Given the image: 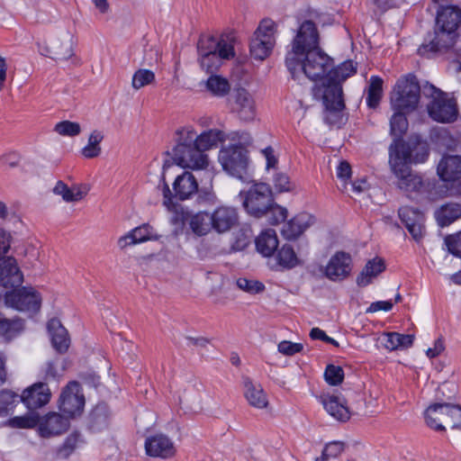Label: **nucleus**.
Here are the masks:
<instances>
[{"label":"nucleus","mask_w":461,"mask_h":461,"mask_svg":"<svg viewBox=\"0 0 461 461\" xmlns=\"http://www.w3.org/2000/svg\"><path fill=\"white\" fill-rule=\"evenodd\" d=\"M285 66L293 78L302 73L312 81L325 77L333 67V59L320 48V35L316 24L303 21L291 42L285 57Z\"/></svg>","instance_id":"f257e3e1"},{"label":"nucleus","mask_w":461,"mask_h":461,"mask_svg":"<svg viewBox=\"0 0 461 461\" xmlns=\"http://www.w3.org/2000/svg\"><path fill=\"white\" fill-rule=\"evenodd\" d=\"M201 68L212 75L221 66L222 59L234 57L233 39L221 36H202L197 43Z\"/></svg>","instance_id":"f03ea898"},{"label":"nucleus","mask_w":461,"mask_h":461,"mask_svg":"<svg viewBox=\"0 0 461 461\" xmlns=\"http://www.w3.org/2000/svg\"><path fill=\"white\" fill-rule=\"evenodd\" d=\"M178 133V142L172 150L174 162L184 168L205 169L209 163L208 156L200 151L194 141V137L190 136L185 129Z\"/></svg>","instance_id":"7ed1b4c3"},{"label":"nucleus","mask_w":461,"mask_h":461,"mask_svg":"<svg viewBox=\"0 0 461 461\" xmlns=\"http://www.w3.org/2000/svg\"><path fill=\"white\" fill-rule=\"evenodd\" d=\"M422 86L417 77L409 74L397 80L391 95V106L393 111L412 112L419 104Z\"/></svg>","instance_id":"20e7f679"},{"label":"nucleus","mask_w":461,"mask_h":461,"mask_svg":"<svg viewBox=\"0 0 461 461\" xmlns=\"http://www.w3.org/2000/svg\"><path fill=\"white\" fill-rule=\"evenodd\" d=\"M422 95L430 98L427 109L431 119L438 122H452L457 117L456 103L435 86L426 83L422 87Z\"/></svg>","instance_id":"39448f33"},{"label":"nucleus","mask_w":461,"mask_h":461,"mask_svg":"<svg viewBox=\"0 0 461 461\" xmlns=\"http://www.w3.org/2000/svg\"><path fill=\"white\" fill-rule=\"evenodd\" d=\"M219 162L230 176L242 182H249L248 150L240 146L222 148L219 152Z\"/></svg>","instance_id":"423d86ee"},{"label":"nucleus","mask_w":461,"mask_h":461,"mask_svg":"<svg viewBox=\"0 0 461 461\" xmlns=\"http://www.w3.org/2000/svg\"><path fill=\"white\" fill-rule=\"evenodd\" d=\"M239 196L247 212L260 218L271 208L274 201L272 190L267 184H254L248 191H240Z\"/></svg>","instance_id":"0eeeda50"},{"label":"nucleus","mask_w":461,"mask_h":461,"mask_svg":"<svg viewBox=\"0 0 461 461\" xmlns=\"http://www.w3.org/2000/svg\"><path fill=\"white\" fill-rule=\"evenodd\" d=\"M400 157L389 158V164L393 175L397 178V186L406 193H421L425 189V183L422 178L413 173L410 167V165L406 164V148L402 147L400 149Z\"/></svg>","instance_id":"6e6552de"},{"label":"nucleus","mask_w":461,"mask_h":461,"mask_svg":"<svg viewBox=\"0 0 461 461\" xmlns=\"http://www.w3.org/2000/svg\"><path fill=\"white\" fill-rule=\"evenodd\" d=\"M312 95L315 99L322 100V103L325 106V122L329 125L336 126L342 124V111L345 108L343 91L338 86H333L331 89L313 86Z\"/></svg>","instance_id":"1a4fd4ad"},{"label":"nucleus","mask_w":461,"mask_h":461,"mask_svg":"<svg viewBox=\"0 0 461 461\" xmlns=\"http://www.w3.org/2000/svg\"><path fill=\"white\" fill-rule=\"evenodd\" d=\"M427 425L435 430H445L442 423L452 429L461 426V406L450 403H434L425 411Z\"/></svg>","instance_id":"9d476101"},{"label":"nucleus","mask_w":461,"mask_h":461,"mask_svg":"<svg viewBox=\"0 0 461 461\" xmlns=\"http://www.w3.org/2000/svg\"><path fill=\"white\" fill-rule=\"evenodd\" d=\"M458 33L456 31H450L447 29L437 28L433 36L429 35L425 39L424 42L418 49V53L420 56L429 57L432 53H447L453 50L456 57L461 58V53L455 48Z\"/></svg>","instance_id":"9b49d317"},{"label":"nucleus","mask_w":461,"mask_h":461,"mask_svg":"<svg viewBox=\"0 0 461 461\" xmlns=\"http://www.w3.org/2000/svg\"><path fill=\"white\" fill-rule=\"evenodd\" d=\"M275 32L276 23L274 21L264 19L260 22L250 41L251 57L263 60L270 54L275 45Z\"/></svg>","instance_id":"f8f14e48"},{"label":"nucleus","mask_w":461,"mask_h":461,"mask_svg":"<svg viewBox=\"0 0 461 461\" xmlns=\"http://www.w3.org/2000/svg\"><path fill=\"white\" fill-rule=\"evenodd\" d=\"M5 303L8 307L21 312H33L40 310L41 298L32 288L23 287L5 294Z\"/></svg>","instance_id":"ddd939ff"},{"label":"nucleus","mask_w":461,"mask_h":461,"mask_svg":"<svg viewBox=\"0 0 461 461\" xmlns=\"http://www.w3.org/2000/svg\"><path fill=\"white\" fill-rule=\"evenodd\" d=\"M85 405V397L80 392V384L72 381L62 390L59 407L68 417L80 415Z\"/></svg>","instance_id":"4468645a"},{"label":"nucleus","mask_w":461,"mask_h":461,"mask_svg":"<svg viewBox=\"0 0 461 461\" xmlns=\"http://www.w3.org/2000/svg\"><path fill=\"white\" fill-rule=\"evenodd\" d=\"M402 147L406 148L407 154H406V164H418V163H423L427 160L429 154V145L426 141H422L420 140H417L415 141L410 140L408 142H404L402 140L395 141L393 144H392L389 148V157H400V149Z\"/></svg>","instance_id":"2eb2a0df"},{"label":"nucleus","mask_w":461,"mask_h":461,"mask_svg":"<svg viewBox=\"0 0 461 461\" xmlns=\"http://www.w3.org/2000/svg\"><path fill=\"white\" fill-rule=\"evenodd\" d=\"M352 271V258L344 251L336 252L329 260L324 275L333 282H339L348 278Z\"/></svg>","instance_id":"dca6fc26"},{"label":"nucleus","mask_w":461,"mask_h":461,"mask_svg":"<svg viewBox=\"0 0 461 461\" xmlns=\"http://www.w3.org/2000/svg\"><path fill=\"white\" fill-rule=\"evenodd\" d=\"M50 397V385L46 382H37L23 391L20 401L32 411L46 405Z\"/></svg>","instance_id":"f3484780"},{"label":"nucleus","mask_w":461,"mask_h":461,"mask_svg":"<svg viewBox=\"0 0 461 461\" xmlns=\"http://www.w3.org/2000/svg\"><path fill=\"white\" fill-rule=\"evenodd\" d=\"M145 450L148 456L163 459L173 457L176 452L172 439L162 433L148 437L145 440Z\"/></svg>","instance_id":"a211bd4d"},{"label":"nucleus","mask_w":461,"mask_h":461,"mask_svg":"<svg viewBox=\"0 0 461 461\" xmlns=\"http://www.w3.org/2000/svg\"><path fill=\"white\" fill-rule=\"evenodd\" d=\"M398 213L413 240L417 242L420 241L425 233L423 213L410 206L401 207Z\"/></svg>","instance_id":"6ab92c4d"},{"label":"nucleus","mask_w":461,"mask_h":461,"mask_svg":"<svg viewBox=\"0 0 461 461\" xmlns=\"http://www.w3.org/2000/svg\"><path fill=\"white\" fill-rule=\"evenodd\" d=\"M232 110L242 121L249 122L256 117V104L253 96L244 88H238L232 95Z\"/></svg>","instance_id":"aec40b11"},{"label":"nucleus","mask_w":461,"mask_h":461,"mask_svg":"<svg viewBox=\"0 0 461 461\" xmlns=\"http://www.w3.org/2000/svg\"><path fill=\"white\" fill-rule=\"evenodd\" d=\"M38 425L41 437L50 438L66 432L69 428V420L59 413L50 412L42 420L39 419Z\"/></svg>","instance_id":"412c9836"},{"label":"nucleus","mask_w":461,"mask_h":461,"mask_svg":"<svg viewBox=\"0 0 461 461\" xmlns=\"http://www.w3.org/2000/svg\"><path fill=\"white\" fill-rule=\"evenodd\" d=\"M23 282V276L14 258L0 260V285L5 288L18 287Z\"/></svg>","instance_id":"4be33fe9"},{"label":"nucleus","mask_w":461,"mask_h":461,"mask_svg":"<svg viewBox=\"0 0 461 461\" xmlns=\"http://www.w3.org/2000/svg\"><path fill=\"white\" fill-rule=\"evenodd\" d=\"M327 412L339 421L345 422L350 418V411L346 400L340 395L322 394L320 397Z\"/></svg>","instance_id":"5701e85b"},{"label":"nucleus","mask_w":461,"mask_h":461,"mask_svg":"<svg viewBox=\"0 0 461 461\" xmlns=\"http://www.w3.org/2000/svg\"><path fill=\"white\" fill-rule=\"evenodd\" d=\"M185 130L190 136L194 137V141L203 153L211 149L217 148L219 144L227 140V134L218 129L204 131L199 135L193 129L186 128Z\"/></svg>","instance_id":"b1692460"},{"label":"nucleus","mask_w":461,"mask_h":461,"mask_svg":"<svg viewBox=\"0 0 461 461\" xmlns=\"http://www.w3.org/2000/svg\"><path fill=\"white\" fill-rule=\"evenodd\" d=\"M357 71V68L352 61H345L339 67H332L331 70L325 77L324 82L321 85H316L314 87H323L325 89H331L333 86H338L342 90V82L348 77L354 75Z\"/></svg>","instance_id":"393cba45"},{"label":"nucleus","mask_w":461,"mask_h":461,"mask_svg":"<svg viewBox=\"0 0 461 461\" xmlns=\"http://www.w3.org/2000/svg\"><path fill=\"white\" fill-rule=\"evenodd\" d=\"M211 215L212 229L219 233L230 230L238 223L236 209L228 206L217 208Z\"/></svg>","instance_id":"a878e982"},{"label":"nucleus","mask_w":461,"mask_h":461,"mask_svg":"<svg viewBox=\"0 0 461 461\" xmlns=\"http://www.w3.org/2000/svg\"><path fill=\"white\" fill-rule=\"evenodd\" d=\"M174 196L181 201L190 199L198 193L196 177L188 171L176 176L173 183ZM173 196V194H172Z\"/></svg>","instance_id":"bb28decb"},{"label":"nucleus","mask_w":461,"mask_h":461,"mask_svg":"<svg viewBox=\"0 0 461 461\" xmlns=\"http://www.w3.org/2000/svg\"><path fill=\"white\" fill-rule=\"evenodd\" d=\"M438 174L444 182H456L461 178V156H444L438 165Z\"/></svg>","instance_id":"cd10ccee"},{"label":"nucleus","mask_w":461,"mask_h":461,"mask_svg":"<svg viewBox=\"0 0 461 461\" xmlns=\"http://www.w3.org/2000/svg\"><path fill=\"white\" fill-rule=\"evenodd\" d=\"M314 221L312 215L301 212L285 223L282 228V235L286 240H295L303 233Z\"/></svg>","instance_id":"c85d7f7f"},{"label":"nucleus","mask_w":461,"mask_h":461,"mask_svg":"<svg viewBox=\"0 0 461 461\" xmlns=\"http://www.w3.org/2000/svg\"><path fill=\"white\" fill-rule=\"evenodd\" d=\"M244 396L249 405L258 409H264L268 405V399L262 386L255 383L249 376L242 377Z\"/></svg>","instance_id":"c756f323"},{"label":"nucleus","mask_w":461,"mask_h":461,"mask_svg":"<svg viewBox=\"0 0 461 461\" xmlns=\"http://www.w3.org/2000/svg\"><path fill=\"white\" fill-rule=\"evenodd\" d=\"M461 24V8L457 5H446L437 10V28L456 31Z\"/></svg>","instance_id":"7c9ffc66"},{"label":"nucleus","mask_w":461,"mask_h":461,"mask_svg":"<svg viewBox=\"0 0 461 461\" xmlns=\"http://www.w3.org/2000/svg\"><path fill=\"white\" fill-rule=\"evenodd\" d=\"M163 196L164 202L163 204L167 208V210L171 212L170 222L175 226L182 227L185 222L189 220L188 212L184 210V208L176 204L172 201V192L168 186V185L165 182L163 178Z\"/></svg>","instance_id":"2f4dec72"},{"label":"nucleus","mask_w":461,"mask_h":461,"mask_svg":"<svg viewBox=\"0 0 461 461\" xmlns=\"http://www.w3.org/2000/svg\"><path fill=\"white\" fill-rule=\"evenodd\" d=\"M48 330L51 337L53 348L59 353H65L69 347V338L67 330L62 326L59 320L51 319L48 322Z\"/></svg>","instance_id":"473e14b6"},{"label":"nucleus","mask_w":461,"mask_h":461,"mask_svg":"<svg viewBox=\"0 0 461 461\" xmlns=\"http://www.w3.org/2000/svg\"><path fill=\"white\" fill-rule=\"evenodd\" d=\"M89 186L87 185H77L72 187H68L62 181H58L53 193L60 195L65 202H77L82 200L89 192Z\"/></svg>","instance_id":"72a5a7b5"},{"label":"nucleus","mask_w":461,"mask_h":461,"mask_svg":"<svg viewBox=\"0 0 461 461\" xmlns=\"http://www.w3.org/2000/svg\"><path fill=\"white\" fill-rule=\"evenodd\" d=\"M385 269L384 261L381 258H375L366 262L365 267L357 277V285L365 287L372 283Z\"/></svg>","instance_id":"f704fd0d"},{"label":"nucleus","mask_w":461,"mask_h":461,"mask_svg":"<svg viewBox=\"0 0 461 461\" xmlns=\"http://www.w3.org/2000/svg\"><path fill=\"white\" fill-rule=\"evenodd\" d=\"M24 330V321L15 317L8 319L0 313V338L5 341H11L22 334Z\"/></svg>","instance_id":"c9c22d12"},{"label":"nucleus","mask_w":461,"mask_h":461,"mask_svg":"<svg viewBox=\"0 0 461 461\" xmlns=\"http://www.w3.org/2000/svg\"><path fill=\"white\" fill-rule=\"evenodd\" d=\"M151 226L149 224H142L136 227L126 235L118 240V246L123 249L128 246L145 242L151 238Z\"/></svg>","instance_id":"e433bc0d"},{"label":"nucleus","mask_w":461,"mask_h":461,"mask_svg":"<svg viewBox=\"0 0 461 461\" xmlns=\"http://www.w3.org/2000/svg\"><path fill=\"white\" fill-rule=\"evenodd\" d=\"M110 421V411L106 404H97L90 412L88 426L93 431H101L106 429Z\"/></svg>","instance_id":"4c0bfd02"},{"label":"nucleus","mask_w":461,"mask_h":461,"mask_svg":"<svg viewBox=\"0 0 461 461\" xmlns=\"http://www.w3.org/2000/svg\"><path fill=\"white\" fill-rule=\"evenodd\" d=\"M277 247L278 239L274 230H267L256 239L257 250L264 257L272 256Z\"/></svg>","instance_id":"58836bf2"},{"label":"nucleus","mask_w":461,"mask_h":461,"mask_svg":"<svg viewBox=\"0 0 461 461\" xmlns=\"http://www.w3.org/2000/svg\"><path fill=\"white\" fill-rule=\"evenodd\" d=\"M188 225L194 235L205 236L212 229L211 215L205 212H199L189 217Z\"/></svg>","instance_id":"ea45409f"},{"label":"nucleus","mask_w":461,"mask_h":461,"mask_svg":"<svg viewBox=\"0 0 461 461\" xmlns=\"http://www.w3.org/2000/svg\"><path fill=\"white\" fill-rule=\"evenodd\" d=\"M461 217L460 203H447L436 212V219L439 226L446 227Z\"/></svg>","instance_id":"a19ab883"},{"label":"nucleus","mask_w":461,"mask_h":461,"mask_svg":"<svg viewBox=\"0 0 461 461\" xmlns=\"http://www.w3.org/2000/svg\"><path fill=\"white\" fill-rule=\"evenodd\" d=\"M413 340V335L389 332L384 334V345L389 350L404 349L411 347Z\"/></svg>","instance_id":"79ce46f5"},{"label":"nucleus","mask_w":461,"mask_h":461,"mask_svg":"<svg viewBox=\"0 0 461 461\" xmlns=\"http://www.w3.org/2000/svg\"><path fill=\"white\" fill-rule=\"evenodd\" d=\"M73 56L70 39L65 41L55 40L49 49V57L56 60H65Z\"/></svg>","instance_id":"37998d69"},{"label":"nucleus","mask_w":461,"mask_h":461,"mask_svg":"<svg viewBox=\"0 0 461 461\" xmlns=\"http://www.w3.org/2000/svg\"><path fill=\"white\" fill-rule=\"evenodd\" d=\"M205 87L212 95L219 97L225 96L230 90V85L226 78L213 74L206 80Z\"/></svg>","instance_id":"c03bdc74"},{"label":"nucleus","mask_w":461,"mask_h":461,"mask_svg":"<svg viewBox=\"0 0 461 461\" xmlns=\"http://www.w3.org/2000/svg\"><path fill=\"white\" fill-rule=\"evenodd\" d=\"M383 95V79L373 76L370 78L367 89L366 104L370 108H376Z\"/></svg>","instance_id":"a18cd8bd"},{"label":"nucleus","mask_w":461,"mask_h":461,"mask_svg":"<svg viewBox=\"0 0 461 461\" xmlns=\"http://www.w3.org/2000/svg\"><path fill=\"white\" fill-rule=\"evenodd\" d=\"M276 260L280 267L285 269H291L300 265L294 249L290 245H284L276 254Z\"/></svg>","instance_id":"49530a36"},{"label":"nucleus","mask_w":461,"mask_h":461,"mask_svg":"<svg viewBox=\"0 0 461 461\" xmlns=\"http://www.w3.org/2000/svg\"><path fill=\"white\" fill-rule=\"evenodd\" d=\"M103 139L104 135L101 131H92L89 135L87 145L82 149V155L86 158H94L98 157L101 153V147L99 144Z\"/></svg>","instance_id":"de8ad7c7"},{"label":"nucleus","mask_w":461,"mask_h":461,"mask_svg":"<svg viewBox=\"0 0 461 461\" xmlns=\"http://www.w3.org/2000/svg\"><path fill=\"white\" fill-rule=\"evenodd\" d=\"M410 112L405 111H394L393 115L390 120L391 134L400 138L408 130V121L405 116Z\"/></svg>","instance_id":"09e8293b"},{"label":"nucleus","mask_w":461,"mask_h":461,"mask_svg":"<svg viewBox=\"0 0 461 461\" xmlns=\"http://www.w3.org/2000/svg\"><path fill=\"white\" fill-rule=\"evenodd\" d=\"M39 415L36 412H30L23 416H16L8 420L12 428L32 429L38 425Z\"/></svg>","instance_id":"8fccbe9b"},{"label":"nucleus","mask_w":461,"mask_h":461,"mask_svg":"<svg viewBox=\"0 0 461 461\" xmlns=\"http://www.w3.org/2000/svg\"><path fill=\"white\" fill-rule=\"evenodd\" d=\"M155 81V74L149 69L140 68L133 74L131 86L139 90Z\"/></svg>","instance_id":"3c124183"},{"label":"nucleus","mask_w":461,"mask_h":461,"mask_svg":"<svg viewBox=\"0 0 461 461\" xmlns=\"http://www.w3.org/2000/svg\"><path fill=\"white\" fill-rule=\"evenodd\" d=\"M237 286L250 294H260L265 290V285L258 280L240 277L236 281Z\"/></svg>","instance_id":"603ef678"},{"label":"nucleus","mask_w":461,"mask_h":461,"mask_svg":"<svg viewBox=\"0 0 461 461\" xmlns=\"http://www.w3.org/2000/svg\"><path fill=\"white\" fill-rule=\"evenodd\" d=\"M18 398L20 399V395L17 393L9 390H2L0 392V416L6 415L13 409L14 403Z\"/></svg>","instance_id":"864d4df0"},{"label":"nucleus","mask_w":461,"mask_h":461,"mask_svg":"<svg viewBox=\"0 0 461 461\" xmlns=\"http://www.w3.org/2000/svg\"><path fill=\"white\" fill-rule=\"evenodd\" d=\"M324 377L329 384L338 385L344 379V370L339 366L328 365L324 372Z\"/></svg>","instance_id":"5fc2aeb1"},{"label":"nucleus","mask_w":461,"mask_h":461,"mask_svg":"<svg viewBox=\"0 0 461 461\" xmlns=\"http://www.w3.org/2000/svg\"><path fill=\"white\" fill-rule=\"evenodd\" d=\"M55 131L62 136L74 137L80 133V124L70 121H62L55 125Z\"/></svg>","instance_id":"6e6d98bb"},{"label":"nucleus","mask_w":461,"mask_h":461,"mask_svg":"<svg viewBox=\"0 0 461 461\" xmlns=\"http://www.w3.org/2000/svg\"><path fill=\"white\" fill-rule=\"evenodd\" d=\"M80 440V434L77 431L72 432L69 434L66 440L64 441L63 445L59 449V454L62 457H68L72 452L76 449L78 442Z\"/></svg>","instance_id":"4d7b16f0"},{"label":"nucleus","mask_w":461,"mask_h":461,"mask_svg":"<svg viewBox=\"0 0 461 461\" xmlns=\"http://www.w3.org/2000/svg\"><path fill=\"white\" fill-rule=\"evenodd\" d=\"M268 214V222L271 225H277L283 222L287 217V210L272 202L271 208L267 212Z\"/></svg>","instance_id":"13d9d810"},{"label":"nucleus","mask_w":461,"mask_h":461,"mask_svg":"<svg viewBox=\"0 0 461 461\" xmlns=\"http://www.w3.org/2000/svg\"><path fill=\"white\" fill-rule=\"evenodd\" d=\"M444 243L449 253L461 258V230L456 234L447 235Z\"/></svg>","instance_id":"bf43d9fd"},{"label":"nucleus","mask_w":461,"mask_h":461,"mask_svg":"<svg viewBox=\"0 0 461 461\" xmlns=\"http://www.w3.org/2000/svg\"><path fill=\"white\" fill-rule=\"evenodd\" d=\"M160 59L159 50L149 45H146L143 49L141 66L152 67L156 65Z\"/></svg>","instance_id":"052dcab7"},{"label":"nucleus","mask_w":461,"mask_h":461,"mask_svg":"<svg viewBox=\"0 0 461 461\" xmlns=\"http://www.w3.org/2000/svg\"><path fill=\"white\" fill-rule=\"evenodd\" d=\"M303 348V344L294 343L287 340L281 341L278 344V351L285 356H293L295 353L301 352Z\"/></svg>","instance_id":"680f3d73"},{"label":"nucleus","mask_w":461,"mask_h":461,"mask_svg":"<svg viewBox=\"0 0 461 461\" xmlns=\"http://www.w3.org/2000/svg\"><path fill=\"white\" fill-rule=\"evenodd\" d=\"M227 140L238 141V143L233 146H240L242 148L249 145L252 140L250 135L246 131H231L227 134Z\"/></svg>","instance_id":"e2e57ef3"},{"label":"nucleus","mask_w":461,"mask_h":461,"mask_svg":"<svg viewBox=\"0 0 461 461\" xmlns=\"http://www.w3.org/2000/svg\"><path fill=\"white\" fill-rule=\"evenodd\" d=\"M344 451V443L340 441L330 442L323 449L326 457H337Z\"/></svg>","instance_id":"0e129e2a"},{"label":"nucleus","mask_w":461,"mask_h":461,"mask_svg":"<svg viewBox=\"0 0 461 461\" xmlns=\"http://www.w3.org/2000/svg\"><path fill=\"white\" fill-rule=\"evenodd\" d=\"M351 167L347 161H341L337 167V176L344 183V186H346L347 181L351 177Z\"/></svg>","instance_id":"69168bd1"},{"label":"nucleus","mask_w":461,"mask_h":461,"mask_svg":"<svg viewBox=\"0 0 461 461\" xmlns=\"http://www.w3.org/2000/svg\"><path fill=\"white\" fill-rule=\"evenodd\" d=\"M274 181L275 186L279 192H286L291 189L289 177L285 174H277Z\"/></svg>","instance_id":"338daca9"},{"label":"nucleus","mask_w":461,"mask_h":461,"mask_svg":"<svg viewBox=\"0 0 461 461\" xmlns=\"http://www.w3.org/2000/svg\"><path fill=\"white\" fill-rule=\"evenodd\" d=\"M263 156L267 160V168H276L278 159L275 155V150L272 147H267L261 150Z\"/></svg>","instance_id":"774afa93"}]
</instances>
